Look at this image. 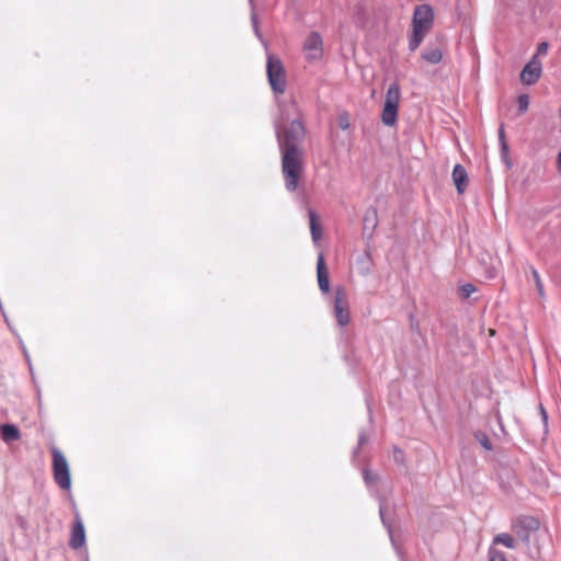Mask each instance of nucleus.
Listing matches in <instances>:
<instances>
[{
	"mask_svg": "<svg viewBox=\"0 0 561 561\" xmlns=\"http://www.w3.org/2000/svg\"><path fill=\"white\" fill-rule=\"evenodd\" d=\"M400 95L399 83L392 82L387 90L381 111V122L383 125L392 127L397 124Z\"/></svg>",
	"mask_w": 561,
	"mask_h": 561,
	"instance_id": "5",
	"label": "nucleus"
},
{
	"mask_svg": "<svg viewBox=\"0 0 561 561\" xmlns=\"http://www.w3.org/2000/svg\"><path fill=\"white\" fill-rule=\"evenodd\" d=\"M488 554L489 561H507L505 553L499 549L493 548L492 546L489 548Z\"/></svg>",
	"mask_w": 561,
	"mask_h": 561,
	"instance_id": "28",
	"label": "nucleus"
},
{
	"mask_svg": "<svg viewBox=\"0 0 561 561\" xmlns=\"http://www.w3.org/2000/svg\"><path fill=\"white\" fill-rule=\"evenodd\" d=\"M386 499L383 496L379 497V516L382 526L387 529L390 541L394 548H397L396 539L393 537L392 524L391 520L386 516Z\"/></svg>",
	"mask_w": 561,
	"mask_h": 561,
	"instance_id": "17",
	"label": "nucleus"
},
{
	"mask_svg": "<svg viewBox=\"0 0 561 561\" xmlns=\"http://www.w3.org/2000/svg\"><path fill=\"white\" fill-rule=\"evenodd\" d=\"M548 48H549L548 42H541L538 44L536 53L533 56H537V58H539V56H545L548 53Z\"/></svg>",
	"mask_w": 561,
	"mask_h": 561,
	"instance_id": "31",
	"label": "nucleus"
},
{
	"mask_svg": "<svg viewBox=\"0 0 561 561\" xmlns=\"http://www.w3.org/2000/svg\"><path fill=\"white\" fill-rule=\"evenodd\" d=\"M304 49L307 51V59L309 60L322 57L323 41L319 32L312 31L308 34L304 43Z\"/></svg>",
	"mask_w": 561,
	"mask_h": 561,
	"instance_id": "9",
	"label": "nucleus"
},
{
	"mask_svg": "<svg viewBox=\"0 0 561 561\" xmlns=\"http://www.w3.org/2000/svg\"><path fill=\"white\" fill-rule=\"evenodd\" d=\"M497 137H499L501 160L505 164L506 169L511 170L513 168V161L510 158V146L506 140L505 127H504L503 123L499 127Z\"/></svg>",
	"mask_w": 561,
	"mask_h": 561,
	"instance_id": "13",
	"label": "nucleus"
},
{
	"mask_svg": "<svg viewBox=\"0 0 561 561\" xmlns=\"http://www.w3.org/2000/svg\"><path fill=\"white\" fill-rule=\"evenodd\" d=\"M539 409H540V416L542 419V422L547 426V424H548V413H547L546 409L543 408V405L541 403L539 404Z\"/></svg>",
	"mask_w": 561,
	"mask_h": 561,
	"instance_id": "32",
	"label": "nucleus"
},
{
	"mask_svg": "<svg viewBox=\"0 0 561 561\" xmlns=\"http://www.w3.org/2000/svg\"><path fill=\"white\" fill-rule=\"evenodd\" d=\"M434 25V10L430 4H419L414 8L412 18V32L409 36V49L416 50L426 34Z\"/></svg>",
	"mask_w": 561,
	"mask_h": 561,
	"instance_id": "3",
	"label": "nucleus"
},
{
	"mask_svg": "<svg viewBox=\"0 0 561 561\" xmlns=\"http://www.w3.org/2000/svg\"><path fill=\"white\" fill-rule=\"evenodd\" d=\"M249 4H250V8H251V24H252V27H253L254 34H255L260 39H262V35H261L260 27H259V18H257V14H256V12H255V4H254V0H249Z\"/></svg>",
	"mask_w": 561,
	"mask_h": 561,
	"instance_id": "21",
	"label": "nucleus"
},
{
	"mask_svg": "<svg viewBox=\"0 0 561 561\" xmlns=\"http://www.w3.org/2000/svg\"><path fill=\"white\" fill-rule=\"evenodd\" d=\"M392 458H393V461L397 465L402 466V467H407L405 453L399 446H396V445L393 446V448H392Z\"/></svg>",
	"mask_w": 561,
	"mask_h": 561,
	"instance_id": "26",
	"label": "nucleus"
},
{
	"mask_svg": "<svg viewBox=\"0 0 561 561\" xmlns=\"http://www.w3.org/2000/svg\"><path fill=\"white\" fill-rule=\"evenodd\" d=\"M542 65L537 56H531L530 60L520 71L519 79L524 85L535 84L541 77Z\"/></svg>",
	"mask_w": 561,
	"mask_h": 561,
	"instance_id": "8",
	"label": "nucleus"
},
{
	"mask_svg": "<svg viewBox=\"0 0 561 561\" xmlns=\"http://www.w3.org/2000/svg\"><path fill=\"white\" fill-rule=\"evenodd\" d=\"M85 545V530L83 522L80 515L77 513L75 516V522L71 529V536L69 540V546L72 549H79Z\"/></svg>",
	"mask_w": 561,
	"mask_h": 561,
	"instance_id": "11",
	"label": "nucleus"
},
{
	"mask_svg": "<svg viewBox=\"0 0 561 561\" xmlns=\"http://www.w3.org/2000/svg\"><path fill=\"white\" fill-rule=\"evenodd\" d=\"M333 313L340 327H346L351 321L350 304L344 286L339 285L334 289Z\"/></svg>",
	"mask_w": 561,
	"mask_h": 561,
	"instance_id": "7",
	"label": "nucleus"
},
{
	"mask_svg": "<svg viewBox=\"0 0 561 561\" xmlns=\"http://www.w3.org/2000/svg\"><path fill=\"white\" fill-rule=\"evenodd\" d=\"M0 435L3 442L10 443L21 438V432L15 424L4 423L0 425Z\"/></svg>",
	"mask_w": 561,
	"mask_h": 561,
	"instance_id": "16",
	"label": "nucleus"
},
{
	"mask_svg": "<svg viewBox=\"0 0 561 561\" xmlns=\"http://www.w3.org/2000/svg\"><path fill=\"white\" fill-rule=\"evenodd\" d=\"M24 355H25L26 360L30 362V356H28V354H27L25 348H24Z\"/></svg>",
	"mask_w": 561,
	"mask_h": 561,
	"instance_id": "36",
	"label": "nucleus"
},
{
	"mask_svg": "<svg viewBox=\"0 0 561 561\" xmlns=\"http://www.w3.org/2000/svg\"><path fill=\"white\" fill-rule=\"evenodd\" d=\"M317 280L320 291L325 295L330 291L329 270L323 253H319L317 259Z\"/></svg>",
	"mask_w": 561,
	"mask_h": 561,
	"instance_id": "10",
	"label": "nucleus"
},
{
	"mask_svg": "<svg viewBox=\"0 0 561 561\" xmlns=\"http://www.w3.org/2000/svg\"><path fill=\"white\" fill-rule=\"evenodd\" d=\"M493 545H497V543H501L503 546H505L506 548L508 549H515L517 547V542L515 540V538L507 534V533H501L499 535H496L494 538H493Z\"/></svg>",
	"mask_w": 561,
	"mask_h": 561,
	"instance_id": "19",
	"label": "nucleus"
},
{
	"mask_svg": "<svg viewBox=\"0 0 561 561\" xmlns=\"http://www.w3.org/2000/svg\"><path fill=\"white\" fill-rule=\"evenodd\" d=\"M337 125L341 129L346 130L350 128V116L347 112H343L337 116Z\"/></svg>",
	"mask_w": 561,
	"mask_h": 561,
	"instance_id": "30",
	"label": "nucleus"
},
{
	"mask_svg": "<svg viewBox=\"0 0 561 561\" xmlns=\"http://www.w3.org/2000/svg\"><path fill=\"white\" fill-rule=\"evenodd\" d=\"M378 226V211L376 207H368L363 218V238L370 240Z\"/></svg>",
	"mask_w": 561,
	"mask_h": 561,
	"instance_id": "12",
	"label": "nucleus"
},
{
	"mask_svg": "<svg viewBox=\"0 0 561 561\" xmlns=\"http://www.w3.org/2000/svg\"><path fill=\"white\" fill-rule=\"evenodd\" d=\"M53 456V474L57 485L62 490H69L71 488V476L68 461L64 454L57 449H51Z\"/></svg>",
	"mask_w": 561,
	"mask_h": 561,
	"instance_id": "6",
	"label": "nucleus"
},
{
	"mask_svg": "<svg viewBox=\"0 0 561 561\" xmlns=\"http://www.w3.org/2000/svg\"><path fill=\"white\" fill-rule=\"evenodd\" d=\"M422 59H424L425 61H427L431 65H437L443 59V53H442L440 48H438V47L427 46L422 51Z\"/></svg>",
	"mask_w": 561,
	"mask_h": 561,
	"instance_id": "18",
	"label": "nucleus"
},
{
	"mask_svg": "<svg viewBox=\"0 0 561 561\" xmlns=\"http://www.w3.org/2000/svg\"><path fill=\"white\" fill-rule=\"evenodd\" d=\"M266 76L268 84L275 95L285 93L287 87L286 70L278 56L267 54Z\"/></svg>",
	"mask_w": 561,
	"mask_h": 561,
	"instance_id": "4",
	"label": "nucleus"
},
{
	"mask_svg": "<svg viewBox=\"0 0 561 561\" xmlns=\"http://www.w3.org/2000/svg\"><path fill=\"white\" fill-rule=\"evenodd\" d=\"M557 167H558L559 172H561V151L558 153Z\"/></svg>",
	"mask_w": 561,
	"mask_h": 561,
	"instance_id": "34",
	"label": "nucleus"
},
{
	"mask_svg": "<svg viewBox=\"0 0 561 561\" xmlns=\"http://www.w3.org/2000/svg\"><path fill=\"white\" fill-rule=\"evenodd\" d=\"M554 209L553 206H545L540 208H534L531 211V218L535 220H541L546 216H548L550 213H552Z\"/></svg>",
	"mask_w": 561,
	"mask_h": 561,
	"instance_id": "25",
	"label": "nucleus"
},
{
	"mask_svg": "<svg viewBox=\"0 0 561 561\" xmlns=\"http://www.w3.org/2000/svg\"><path fill=\"white\" fill-rule=\"evenodd\" d=\"M360 273H362L363 275H367V274H369V273H370V268H369V266L362 267V268H360Z\"/></svg>",
	"mask_w": 561,
	"mask_h": 561,
	"instance_id": "35",
	"label": "nucleus"
},
{
	"mask_svg": "<svg viewBox=\"0 0 561 561\" xmlns=\"http://www.w3.org/2000/svg\"><path fill=\"white\" fill-rule=\"evenodd\" d=\"M369 440V436L368 434L366 433L365 430H362L358 434V442H357V446L353 449V453H352V459L355 460L358 455H359V449L362 448V446L366 445Z\"/></svg>",
	"mask_w": 561,
	"mask_h": 561,
	"instance_id": "22",
	"label": "nucleus"
},
{
	"mask_svg": "<svg viewBox=\"0 0 561 561\" xmlns=\"http://www.w3.org/2000/svg\"><path fill=\"white\" fill-rule=\"evenodd\" d=\"M473 437L476 440L488 451L493 450V445L488 436V434L483 431H476L473 433Z\"/></svg>",
	"mask_w": 561,
	"mask_h": 561,
	"instance_id": "20",
	"label": "nucleus"
},
{
	"mask_svg": "<svg viewBox=\"0 0 561 561\" xmlns=\"http://www.w3.org/2000/svg\"><path fill=\"white\" fill-rule=\"evenodd\" d=\"M308 216L312 241L318 242L322 238V225L320 222L318 214L313 209H308Z\"/></svg>",
	"mask_w": 561,
	"mask_h": 561,
	"instance_id": "15",
	"label": "nucleus"
},
{
	"mask_svg": "<svg viewBox=\"0 0 561 561\" xmlns=\"http://www.w3.org/2000/svg\"><path fill=\"white\" fill-rule=\"evenodd\" d=\"M306 127L300 118L293 119L287 126L280 128L275 124V137L280 153L282 174L288 192L297 191L299 180L304 173V141Z\"/></svg>",
	"mask_w": 561,
	"mask_h": 561,
	"instance_id": "1",
	"label": "nucleus"
},
{
	"mask_svg": "<svg viewBox=\"0 0 561 561\" xmlns=\"http://www.w3.org/2000/svg\"><path fill=\"white\" fill-rule=\"evenodd\" d=\"M518 112L519 114H524L529 106V96L528 94H520L517 99Z\"/></svg>",
	"mask_w": 561,
	"mask_h": 561,
	"instance_id": "29",
	"label": "nucleus"
},
{
	"mask_svg": "<svg viewBox=\"0 0 561 561\" xmlns=\"http://www.w3.org/2000/svg\"><path fill=\"white\" fill-rule=\"evenodd\" d=\"M529 268H530V273H531L533 279L535 282L537 291H538L540 297H543V295H545L543 294V284L541 282L540 275H539L538 271L534 266H530Z\"/></svg>",
	"mask_w": 561,
	"mask_h": 561,
	"instance_id": "27",
	"label": "nucleus"
},
{
	"mask_svg": "<svg viewBox=\"0 0 561 561\" xmlns=\"http://www.w3.org/2000/svg\"><path fill=\"white\" fill-rule=\"evenodd\" d=\"M363 479L367 486H373L379 481V476L376 472H373L369 468L365 467L363 469Z\"/></svg>",
	"mask_w": 561,
	"mask_h": 561,
	"instance_id": "24",
	"label": "nucleus"
},
{
	"mask_svg": "<svg viewBox=\"0 0 561 561\" xmlns=\"http://www.w3.org/2000/svg\"><path fill=\"white\" fill-rule=\"evenodd\" d=\"M453 181L458 194L465 193L468 186V173L463 165L457 163L453 169Z\"/></svg>",
	"mask_w": 561,
	"mask_h": 561,
	"instance_id": "14",
	"label": "nucleus"
},
{
	"mask_svg": "<svg viewBox=\"0 0 561 561\" xmlns=\"http://www.w3.org/2000/svg\"><path fill=\"white\" fill-rule=\"evenodd\" d=\"M478 290L477 286L472 283H466L458 288V294L461 299H468L473 293Z\"/></svg>",
	"mask_w": 561,
	"mask_h": 561,
	"instance_id": "23",
	"label": "nucleus"
},
{
	"mask_svg": "<svg viewBox=\"0 0 561 561\" xmlns=\"http://www.w3.org/2000/svg\"><path fill=\"white\" fill-rule=\"evenodd\" d=\"M370 261V253L368 251L365 252V257L363 259H359L358 260V263H365V262H369Z\"/></svg>",
	"mask_w": 561,
	"mask_h": 561,
	"instance_id": "33",
	"label": "nucleus"
},
{
	"mask_svg": "<svg viewBox=\"0 0 561 561\" xmlns=\"http://www.w3.org/2000/svg\"><path fill=\"white\" fill-rule=\"evenodd\" d=\"M540 520L530 515H520L512 520V530L527 548L528 556L534 560L542 557V538L547 535L539 534Z\"/></svg>",
	"mask_w": 561,
	"mask_h": 561,
	"instance_id": "2",
	"label": "nucleus"
}]
</instances>
